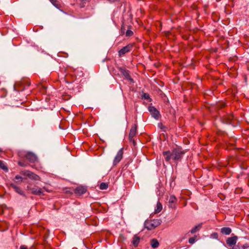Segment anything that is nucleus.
<instances>
[{
    "mask_svg": "<svg viewBox=\"0 0 249 249\" xmlns=\"http://www.w3.org/2000/svg\"><path fill=\"white\" fill-rule=\"evenodd\" d=\"M237 240V237L234 236L231 237H229L226 240L227 244L230 247H233V246L235 245Z\"/></svg>",
    "mask_w": 249,
    "mask_h": 249,
    "instance_id": "11",
    "label": "nucleus"
},
{
    "mask_svg": "<svg viewBox=\"0 0 249 249\" xmlns=\"http://www.w3.org/2000/svg\"><path fill=\"white\" fill-rule=\"evenodd\" d=\"M87 191V187L79 186L74 189V193L78 196H81L86 193Z\"/></svg>",
    "mask_w": 249,
    "mask_h": 249,
    "instance_id": "10",
    "label": "nucleus"
},
{
    "mask_svg": "<svg viewBox=\"0 0 249 249\" xmlns=\"http://www.w3.org/2000/svg\"><path fill=\"white\" fill-rule=\"evenodd\" d=\"M25 157L31 163H34L37 160V156L34 153L31 152H28L25 155Z\"/></svg>",
    "mask_w": 249,
    "mask_h": 249,
    "instance_id": "9",
    "label": "nucleus"
},
{
    "mask_svg": "<svg viewBox=\"0 0 249 249\" xmlns=\"http://www.w3.org/2000/svg\"><path fill=\"white\" fill-rule=\"evenodd\" d=\"M140 238L139 236L135 235L132 239V243L135 247L138 246L140 243Z\"/></svg>",
    "mask_w": 249,
    "mask_h": 249,
    "instance_id": "17",
    "label": "nucleus"
},
{
    "mask_svg": "<svg viewBox=\"0 0 249 249\" xmlns=\"http://www.w3.org/2000/svg\"><path fill=\"white\" fill-rule=\"evenodd\" d=\"M202 224H198L196 226H195L191 231V233H194L196 232V231H198L201 227Z\"/></svg>",
    "mask_w": 249,
    "mask_h": 249,
    "instance_id": "21",
    "label": "nucleus"
},
{
    "mask_svg": "<svg viewBox=\"0 0 249 249\" xmlns=\"http://www.w3.org/2000/svg\"><path fill=\"white\" fill-rule=\"evenodd\" d=\"M221 232L224 235H229L231 232V230L229 227H223L221 229Z\"/></svg>",
    "mask_w": 249,
    "mask_h": 249,
    "instance_id": "16",
    "label": "nucleus"
},
{
    "mask_svg": "<svg viewBox=\"0 0 249 249\" xmlns=\"http://www.w3.org/2000/svg\"><path fill=\"white\" fill-rule=\"evenodd\" d=\"M120 71L126 79L129 80L131 81H133V79L131 78L129 71L128 70L123 68H120Z\"/></svg>",
    "mask_w": 249,
    "mask_h": 249,
    "instance_id": "14",
    "label": "nucleus"
},
{
    "mask_svg": "<svg viewBox=\"0 0 249 249\" xmlns=\"http://www.w3.org/2000/svg\"><path fill=\"white\" fill-rule=\"evenodd\" d=\"M108 188V184L107 183L102 182L100 185V189L101 190H105Z\"/></svg>",
    "mask_w": 249,
    "mask_h": 249,
    "instance_id": "24",
    "label": "nucleus"
},
{
    "mask_svg": "<svg viewBox=\"0 0 249 249\" xmlns=\"http://www.w3.org/2000/svg\"><path fill=\"white\" fill-rule=\"evenodd\" d=\"M123 156V148H121L116 155L113 164L114 165H117L122 159Z\"/></svg>",
    "mask_w": 249,
    "mask_h": 249,
    "instance_id": "7",
    "label": "nucleus"
},
{
    "mask_svg": "<svg viewBox=\"0 0 249 249\" xmlns=\"http://www.w3.org/2000/svg\"><path fill=\"white\" fill-rule=\"evenodd\" d=\"M51 2L57 8L59 9L61 7V5L58 0H50Z\"/></svg>",
    "mask_w": 249,
    "mask_h": 249,
    "instance_id": "20",
    "label": "nucleus"
},
{
    "mask_svg": "<svg viewBox=\"0 0 249 249\" xmlns=\"http://www.w3.org/2000/svg\"><path fill=\"white\" fill-rule=\"evenodd\" d=\"M160 224L158 220H153L150 222H147L145 224V227L149 230L155 229Z\"/></svg>",
    "mask_w": 249,
    "mask_h": 249,
    "instance_id": "5",
    "label": "nucleus"
},
{
    "mask_svg": "<svg viewBox=\"0 0 249 249\" xmlns=\"http://www.w3.org/2000/svg\"><path fill=\"white\" fill-rule=\"evenodd\" d=\"M23 178L19 175H17L14 179V181L16 182V183H20L23 181Z\"/></svg>",
    "mask_w": 249,
    "mask_h": 249,
    "instance_id": "22",
    "label": "nucleus"
},
{
    "mask_svg": "<svg viewBox=\"0 0 249 249\" xmlns=\"http://www.w3.org/2000/svg\"><path fill=\"white\" fill-rule=\"evenodd\" d=\"M213 235H215V236H217V233H213Z\"/></svg>",
    "mask_w": 249,
    "mask_h": 249,
    "instance_id": "32",
    "label": "nucleus"
},
{
    "mask_svg": "<svg viewBox=\"0 0 249 249\" xmlns=\"http://www.w3.org/2000/svg\"><path fill=\"white\" fill-rule=\"evenodd\" d=\"M19 249H28L26 246H25V245H21L20 247V248Z\"/></svg>",
    "mask_w": 249,
    "mask_h": 249,
    "instance_id": "30",
    "label": "nucleus"
},
{
    "mask_svg": "<svg viewBox=\"0 0 249 249\" xmlns=\"http://www.w3.org/2000/svg\"><path fill=\"white\" fill-rule=\"evenodd\" d=\"M22 174L24 175L27 176L29 178L35 180H40V177L38 175L35 174V173L31 171L28 170L23 171L22 172Z\"/></svg>",
    "mask_w": 249,
    "mask_h": 249,
    "instance_id": "6",
    "label": "nucleus"
},
{
    "mask_svg": "<svg viewBox=\"0 0 249 249\" xmlns=\"http://www.w3.org/2000/svg\"><path fill=\"white\" fill-rule=\"evenodd\" d=\"M196 237H191L189 239V243L190 244H194L196 241Z\"/></svg>",
    "mask_w": 249,
    "mask_h": 249,
    "instance_id": "28",
    "label": "nucleus"
},
{
    "mask_svg": "<svg viewBox=\"0 0 249 249\" xmlns=\"http://www.w3.org/2000/svg\"><path fill=\"white\" fill-rule=\"evenodd\" d=\"M137 134V125L135 124H134L130 130V132L129 134V140L130 142H132L134 145L136 144V142L134 138L136 136Z\"/></svg>",
    "mask_w": 249,
    "mask_h": 249,
    "instance_id": "2",
    "label": "nucleus"
},
{
    "mask_svg": "<svg viewBox=\"0 0 249 249\" xmlns=\"http://www.w3.org/2000/svg\"><path fill=\"white\" fill-rule=\"evenodd\" d=\"M10 186L11 188H12L14 191L19 194L21 196H25V194L24 192L19 187L17 186L14 183H12L10 184Z\"/></svg>",
    "mask_w": 249,
    "mask_h": 249,
    "instance_id": "13",
    "label": "nucleus"
},
{
    "mask_svg": "<svg viewBox=\"0 0 249 249\" xmlns=\"http://www.w3.org/2000/svg\"><path fill=\"white\" fill-rule=\"evenodd\" d=\"M142 99L145 100H149L150 99V101H151V99L150 98L149 95L147 93H143L142 96Z\"/></svg>",
    "mask_w": 249,
    "mask_h": 249,
    "instance_id": "25",
    "label": "nucleus"
},
{
    "mask_svg": "<svg viewBox=\"0 0 249 249\" xmlns=\"http://www.w3.org/2000/svg\"><path fill=\"white\" fill-rule=\"evenodd\" d=\"M162 204H161V203L160 202L158 201L157 203L156 209H155V213H160L162 210Z\"/></svg>",
    "mask_w": 249,
    "mask_h": 249,
    "instance_id": "19",
    "label": "nucleus"
},
{
    "mask_svg": "<svg viewBox=\"0 0 249 249\" xmlns=\"http://www.w3.org/2000/svg\"><path fill=\"white\" fill-rule=\"evenodd\" d=\"M133 32L131 31V30H127L126 32V36H131L133 35Z\"/></svg>",
    "mask_w": 249,
    "mask_h": 249,
    "instance_id": "27",
    "label": "nucleus"
},
{
    "mask_svg": "<svg viewBox=\"0 0 249 249\" xmlns=\"http://www.w3.org/2000/svg\"><path fill=\"white\" fill-rule=\"evenodd\" d=\"M242 247L244 248L245 249L249 248V245L248 244H245L244 245H242Z\"/></svg>",
    "mask_w": 249,
    "mask_h": 249,
    "instance_id": "31",
    "label": "nucleus"
},
{
    "mask_svg": "<svg viewBox=\"0 0 249 249\" xmlns=\"http://www.w3.org/2000/svg\"><path fill=\"white\" fill-rule=\"evenodd\" d=\"M148 111L150 112L152 117L155 119L158 120L159 119L160 116V112L156 107L153 106H150L148 107Z\"/></svg>",
    "mask_w": 249,
    "mask_h": 249,
    "instance_id": "4",
    "label": "nucleus"
},
{
    "mask_svg": "<svg viewBox=\"0 0 249 249\" xmlns=\"http://www.w3.org/2000/svg\"><path fill=\"white\" fill-rule=\"evenodd\" d=\"M27 188L28 190H30L31 193L35 195H40L43 194L42 189L39 187H35L31 188L27 187Z\"/></svg>",
    "mask_w": 249,
    "mask_h": 249,
    "instance_id": "12",
    "label": "nucleus"
},
{
    "mask_svg": "<svg viewBox=\"0 0 249 249\" xmlns=\"http://www.w3.org/2000/svg\"><path fill=\"white\" fill-rule=\"evenodd\" d=\"M18 164L20 166H26V165L23 162H22L21 161H18Z\"/></svg>",
    "mask_w": 249,
    "mask_h": 249,
    "instance_id": "29",
    "label": "nucleus"
},
{
    "mask_svg": "<svg viewBox=\"0 0 249 249\" xmlns=\"http://www.w3.org/2000/svg\"><path fill=\"white\" fill-rule=\"evenodd\" d=\"M133 47V45L132 44H129L126 46L122 48L118 52V54L119 56H122L125 54L126 53H127L130 52Z\"/></svg>",
    "mask_w": 249,
    "mask_h": 249,
    "instance_id": "3",
    "label": "nucleus"
},
{
    "mask_svg": "<svg viewBox=\"0 0 249 249\" xmlns=\"http://www.w3.org/2000/svg\"><path fill=\"white\" fill-rule=\"evenodd\" d=\"M233 119V116L232 114H228L223 117L222 121L224 123L231 124Z\"/></svg>",
    "mask_w": 249,
    "mask_h": 249,
    "instance_id": "15",
    "label": "nucleus"
},
{
    "mask_svg": "<svg viewBox=\"0 0 249 249\" xmlns=\"http://www.w3.org/2000/svg\"><path fill=\"white\" fill-rule=\"evenodd\" d=\"M162 154L167 162H169L171 160L177 161L182 159L184 152L181 148H174L172 151H164Z\"/></svg>",
    "mask_w": 249,
    "mask_h": 249,
    "instance_id": "1",
    "label": "nucleus"
},
{
    "mask_svg": "<svg viewBox=\"0 0 249 249\" xmlns=\"http://www.w3.org/2000/svg\"><path fill=\"white\" fill-rule=\"evenodd\" d=\"M0 168L5 171H8V169L6 165L5 164L4 161L0 160Z\"/></svg>",
    "mask_w": 249,
    "mask_h": 249,
    "instance_id": "23",
    "label": "nucleus"
},
{
    "mask_svg": "<svg viewBox=\"0 0 249 249\" xmlns=\"http://www.w3.org/2000/svg\"><path fill=\"white\" fill-rule=\"evenodd\" d=\"M232 249H245L243 247H242V245L239 243L237 245L233 247Z\"/></svg>",
    "mask_w": 249,
    "mask_h": 249,
    "instance_id": "26",
    "label": "nucleus"
},
{
    "mask_svg": "<svg viewBox=\"0 0 249 249\" xmlns=\"http://www.w3.org/2000/svg\"><path fill=\"white\" fill-rule=\"evenodd\" d=\"M167 200H168V206L170 208L172 209H175L177 207V198L176 197L173 196H170L168 198Z\"/></svg>",
    "mask_w": 249,
    "mask_h": 249,
    "instance_id": "8",
    "label": "nucleus"
},
{
    "mask_svg": "<svg viewBox=\"0 0 249 249\" xmlns=\"http://www.w3.org/2000/svg\"><path fill=\"white\" fill-rule=\"evenodd\" d=\"M151 247L154 248H157L159 246V243L156 239H152L150 241Z\"/></svg>",
    "mask_w": 249,
    "mask_h": 249,
    "instance_id": "18",
    "label": "nucleus"
}]
</instances>
